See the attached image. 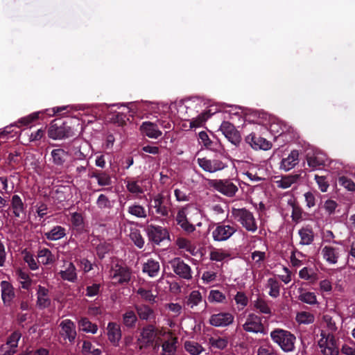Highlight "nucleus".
<instances>
[{
  "mask_svg": "<svg viewBox=\"0 0 355 355\" xmlns=\"http://www.w3.org/2000/svg\"><path fill=\"white\" fill-rule=\"evenodd\" d=\"M230 257V254L223 249L214 248L209 253L211 261H222Z\"/></svg>",
  "mask_w": 355,
  "mask_h": 355,
  "instance_id": "obj_47",
  "label": "nucleus"
},
{
  "mask_svg": "<svg viewBox=\"0 0 355 355\" xmlns=\"http://www.w3.org/2000/svg\"><path fill=\"white\" fill-rule=\"evenodd\" d=\"M238 222L248 232H255L257 224L253 214L245 208L236 210L234 214Z\"/></svg>",
  "mask_w": 355,
  "mask_h": 355,
  "instance_id": "obj_7",
  "label": "nucleus"
},
{
  "mask_svg": "<svg viewBox=\"0 0 355 355\" xmlns=\"http://www.w3.org/2000/svg\"><path fill=\"white\" fill-rule=\"evenodd\" d=\"M209 343L212 347L222 350L227 347L228 345V340L226 338H211L209 339Z\"/></svg>",
  "mask_w": 355,
  "mask_h": 355,
  "instance_id": "obj_52",
  "label": "nucleus"
},
{
  "mask_svg": "<svg viewBox=\"0 0 355 355\" xmlns=\"http://www.w3.org/2000/svg\"><path fill=\"white\" fill-rule=\"evenodd\" d=\"M178 338L170 337L162 343V351L164 355H174L177 349Z\"/></svg>",
  "mask_w": 355,
  "mask_h": 355,
  "instance_id": "obj_36",
  "label": "nucleus"
},
{
  "mask_svg": "<svg viewBox=\"0 0 355 355\" xmlns=\"http://www.w3.org/2000/svg\"><path fill=\"white\" fill-rule=\"evenodd\" d=\"M98 184L101 187L110 186L112 183L111 176L105 171H101L97 180Z\"/></svg>",
  "mask_w": 355,
  "mask_h": 355,
  "instance_id": "obj_61",
  "label": "nucleus"
},
{
  "mask_svg": "<svg viewBox=\"0 0 355 355\" xmlns=\"http://www.w3.org/2000/svg\"><path fill=\"white\" fill-rule=\"evenodd\" d=\"M184 349L191 355H199L204 351V348L195 341H186L184 343Z\"/></svg>",
  "mask_w": 355,
  "mask_h": 355,
  "instance_id": "obj_43",
  "label": "nucleus"
},
{
  "mask_svg": "<svg viewBox=\"0 0 355 355\" xmlns=\"http://www.w3.org/2000/svg\"><path fill=\"white\" fill-rule=\"evenodd\" d=\"M40 112H34L28 116H26L25 117H22L20 119H19L17 123L19 125H17L18 127L21 126H26L31 123L32 122L36 121L40 118Z\"/></svg>",
  "mask_w": 355,
  "mask_h": 355,
  "instance_id": "obj_54",
  "label": "nucleus"
},
{
  "mask_svg": "<svg viewBox=\"0 0 355 355\" xmlns=\"http://www.w3.org/2000/svg\"><path fill=\"white\" fill-rule=\"evenodd\" d=\"M128 213L137 218H145L147 217V211L141 205L135 202L128 207Z\"/></svg>",
  "mask_w": 355,
  "mask_h": 355,
  "instance_id": "obj_38",
  "label": "nucleus"
},
{
  "mask_svg": "<svg viewBox=\"0 0 355 355\" xmlns=\"http://www.w3.org/2000/svg\"><path fill=\"white\" fill-rule=\"evenodd\" d=\"M21 337V332L19 330H15L8 337L5 345L16 349Z\"/></svg>",
  "mask_w": 355,
  "mask_h": 355,
  "instance_id": "obj_51",
  "label": "nucleus"
},
{
  "mask_svg": "<svg viewBox=\"0 0 355 355\" xmlns=\"http://www.w3.org/2000/svg\"><path fill=\"white\" fill-rule=\"evenodd\" d=\"M24 260L26 263H27L31 270H35L38 268L37 262L36 261L33 255L31 253L25 251Z\"/></svg>",
  "mask_w": 355,
  "mask_h": 355,
  "instance_id": "obj_59",
  "label": "nucleus"
},
{
  "mask_svg": "<svg viewBox=\"0 0 355 355\" xmlns=\"http://www.w3.org/2000/svg\"><path fill=\"white\" fill-rule=\"evenodd\" d=\"M60 327L61 328L60 335L64 339L67 338L70 343L73 342L77 335L74 322L69 319H66L60 322Z\"/></svg>",
  "mask_w": 355,
  "mask_h": 355,
  "instance_id": "obj_17",
  "label": "nucleus"
},
{
  "mask_svg": "<svg viewBox=\"0 0 355 355\" xmlns=\"http://www.w3.org/2000/svg\"><path fill=\"white\" fill-rule=\"evenodd\" d=\"M257 355H276V352L271 345H266L258 348Z\"/></svg>",
  "mask_w": 355,
  "mask_h": 355,
  "instance_id": "obj_64",
  "label": "nucleus"
},
{
  "mask_svg": "<svg viewBox=\"0 0 355 355\" xmlns=\"http://www.w3.org/2000/svg\"><path fill=\"white\" fill-rule=\"evenodd\" d=\"M65 236L66 229L60 225H56L50 231L44 233V236L49 241H58Z\"/></svg>",
  "mask_w": 355,
  "mask_h": 355,
  "instance_id": "obj_32",
  "label": "nucleus"
},
{
  "mask_svg": "<svg viewBox=\"0 0 355 355\" xmlns=\"http://www.w3.org/2000/svg\"><path fill=\"white\" fill-rule=\"evenodd\" d=\"M243 329L247 332L263 333L264 326L262 324L261 318L254 314L250 313L248 315L245 322L243 324Z\"/></svg>",
  "mask_w": 355,
  "mask_h": 355,
  "instance_id": "obj_14",
  "label": "nucleus"
},
{
  "mask_svg": "<svg viewBox=\"0 0 355 355\" xmlns=\"http://www.w3.org/2000/svg\"><path fill=\"white\" fill-rule=\"evenodd\" d=\"M81 353L83 355H101V349L96 347L89 340H84L82 345Z\"/></svg>",
  "mask_w": 355,
  "mask_h": 355,
  "instance_id": "obj_40",
  "label": "nucleus"
},
{
  "mask_svg": "<svg viewBox=\"0 0 355 355\" xmlns=\"http://www.w3.org/2000/svg\"><path fill=\"white\" fill-rule=\"evenodd\" d=\"M142 271L151 277H157L159 272V263L153 259H148L143 264Z\"/></svg>",
  "mask_w": 355,
  "mask_h": 355,
  "instance_id": "obj_30",
  "label": "nucleus"
},
{
  "mask_svg": "<svg viewBox=\"0 0 355 355\" xmlns=\"http://www.w3.org/2000/svg\"><path fill=\"white\" fill-rule=\"evenodd\" d=\"M306 161L308 166L312 169L320 168L325 164L324 157L320 154L307 155Z\"/></svg>",
  "mask_w": 355,
  "mask_h": 355,
  "instance_id": "obj_35",
  "label": "nucleus"
},
{
  "mask_svg": "<svg viewBox=\"0 0 355 355\" xmlns=\"http://www.w3.org/2000/svg\"><path fill=\"white\" fill-rule=\"evenodd\" d=\"M130 238L134 244L139 249L144 246L145 241L141 233L138 229H132L130 230Z\"/></svg>",
  "mask_w": 355,
  "mask_h": 355,
  "instance_id": "obj_42",
  "label": "nucleus"
},
{
  "mask_svg": "<svg viewBox=\"0 0 355 355\" xmlns=\"http://www.w3.org/2000/svg\"><path fill=\"white\" fill-rule=\"evenodd\" d=\"M339 184L346 188L348 191H355V183L348 178L342 176L339 178Z\"/></svg>",
  "mask_w": 355,
  "mask_h": 355,
  "instance_id": "obj_63",
  "label": "nucleus"
},
{
  "mask_svg": "<svg viewBox=\"0 0 355 355\" xmlns=\"http://www.w3.org/2000/svg\"><path fill=\"white\" fill-rule=\"evenodd\" d=\"M220 130L230 142L235 146H239L241 141V136L232 123L223 121L220 126Z\"/></svg>",
  "mask_w": 355,
  "mask_h": 355,
  "instance_id": "obj_10",
  "label": "nucleus"
},
{
  "mask_svg": "<svg viewBox=\"0 0 355 355\" xmlns=\"http://www.w3.org/2000/svg\"><path fill=\"white\" fill-rule=\"evenodd\" d=\"M234 320V315L229 312H220L211 315L209 322L211 326L216 327H225L232 324Z\"/></svg>",
  "mask_w": 355,
  "mask_h": 355,
  "instance_id": "obj_15",
  "label": "nucleus"
},
{
  "mask_svg": "<svg viewBox=\"0 0 355 355\" xmlns=\"http://www.w3.org/2000/svg\"><path fill=\"white\" fill-rule=\"evenodd\" d=\"M200 143L202 144L205 148L209 150H216L217 143L211 141L207 133L205 131H201L199 135Z\"/></svg>",
  "mask_w": 355,
  "mask_h": 355,
  "instance_id": "obj_46",
  "label": "nucleus"
},
{
  "mask_svg": "<svg viewBox=\"0 0 355 355\" xmlns=\"http://www.w3.org/2000/svg\"><path fill=\"white\" fill-rule=\"evenodd\" d=\"M110 245L105 242L99 243L96 248L98 257L100 259H103L105 257V254L110 250Z\"/></svg>",
  "mask_w": 355,
  "mask_h": 355,
  "instance_id": "obj_57",
  "label": "nucleus"
},
{
  "mask_svg": "<svg viewBox=\"0 0 355 355\" xmlns=\"http://www.w3.org/2000/svg\"><path fill=\"white\" fill-rule=\"evenodd\" d=\"M102 286L101 284L94 283L91 286H87L86 288L85 295L89 297H92L98 295L100 293Z\"/></svg>",
  "mask_w": 355,
  "mask_h": 355,
  "instance_id": "obj_58",
  "label": "nucleus"
},
{
  "mask_svg": "<svg viewBox=\"0 0 355 355\" xmlns=\"http://www.w3.org/2000/svg\"><path fill=\"white\" fill-rule=\"evenodd\" d=\"M299 276L305 280L314 281L316 279L317 275L311 269L304 267L300 270Z\"/></svg>",
  "mask_w": 355,
  "mask_h": 355,
  "instance_id": "obj_55",
  "label": "nucleus"
},
{
  "mask_svg": "<svg viewBox=\"0 0 355 355\" xmlns=\"http://www.w3.org/2000/svg\"><path fill=\"white\" fill-rule=\"evenodd\" d=\"M110 276L119 284H127L131 279V270L126 266L116 263L112 267Z\"/></svg>",
  "mask_w": 355,
  "mask_h": 355,
  "instance_id": "obj_11",
  "label": "nucleus"
},
{
  "mask_svg": "<svg viewBox=\"0 0 355 355\" xmlns=\"http://www.w3.org/2000/svg\"><path fill=\"white\" fill-rule=\"evenodd\" d=\"M48 136L53 139H63L74 136L73 129L62 119L51 121L48 130Z\"/></svg>",
  "mask_w": 355,
  "mask_h": 355,
  "instance_id": "obj_2",
  "label": "nucleus"
},
{
  "mask_svg": "<svg viewBox=\"0 0 355 355\" xmlns=\"http://www.w3.org/2000/svg\"><path fill=\"white\" fill-rule=\"evenodd\" d=\"M137 295H140L142 300L148 302L147 304L154 305L156 302L157 295L152 293V291L144 288H139L137 291Z\"/></svg>",
  "mask_w": 355,
  "mask_h": 355,
  "instance_id": "obj_39",
  "label": "nucleus"
},
{
  "mask_svg": "<svg viewBox=\"0 0 355 355\" xmlns=\"http://www.w3.org/2000/svg\"><path fill=\"white\" fill-rule=\"evenodd\" d=\"M134 309L137 314L138 318L148 323L155 322L157 313L154 305L146 303L135 304Z\"/></svg>",
  "mask_w": 355,
  "mask_h": 355,
  "instance_id": "obj_8",
  "label": "nucleus"
},
{
  "mask_svg": "<svg viewBox=\"0 0 355 355\" xmlns=\"http://www.w3.org/2000/svg\"><path fill=\"white\" fill-rule=\"evenodd\" d=\"M271 340L285 353L295 351L296 336L291 331L276 328L270 333Z\"/></svg>",
  "mask_w": 355,
  "mask_h": 355,
  "instance_id": "obj_1",
  "label": "nucleus"
},
{
  "mask_svg": "<svg viewBox=\"0 0 355 355\" xmlns=\"http://www.w3.org/2000/svg\"><path fill=\"white\" fill-rule=\"evenodd\" d=\"M267 286L270 288L269 295L277 298L279 295L280 283L275 278H269Z\"/></svg>",
  "mask_w": 355,
  "mask_h": 355,
  "instance_id": "obj_48",
  "label": "nucleus"
},
{
  "mask_svg": "<svg viewBox=\"0 0 355 355\" xmlns=\"http://www.w3.org/2000/svg\"><path fill=\"white\" fill-rule=\"evenodd\" d=\"M126 188L129 192L135 194H139L144 192L142 188L138 184L137 181L125 180Z\"/></svg>",
  "mask_w": 355,
  "mask_h": 355,
  "instance_id": "obj_53",
  "label": "nucleus"
},
{
  "mask_svg": "<svg viewBox=\"0 0 355 355\" xmlns=\"http://www.w3.org/2000/svg\"><path fill=\"white\" fill-rule=\"evenodd\" d=\"M78 328L85 333L95 334L98 331L96 324L92 322L87 318H81L78 322Z\"/></svg>",
  "mask_w": 355,
  "mask_h": 355,
  "instance_id": "obj_33",
  "label": "nucleus"
},
{
  "mask_svg": "<svg viewBox=\"0 0 355 355\" xmlns=\"http://www.w3.org/2000/svg\"><path fill=\"white\" fill-rule=\"evenodd\" d=\"M197 162L203 171L211 173L222 171L227 167L225 163L217 159L198 158Z\"/></svg>",
  "mask_w": 355,
  "mask_h": 355,
  "instance_id": "obj_13",
  "label": "nucleus"
},
{
  "mask_svg": "<svg viewBox=\"0 0 355 355\" xmlns=\"http://www.w3.org/2000/svg\"><path fill=\"white\" fill-rule=\"evenodd\" d=\"M154 322L145 325L140 332V336L146 344H152L156 335V327Z\"/></svg>",
  "mask_w": 355,
  "mask_h": 355,
  "instance_id": "obj_27",
  "label": "nucleus"
},
{
  "mask_svg": "<svg viewBox=\"0 0 355 355\" xmlns=\"http://www.w3.org/2000/svg\"><path fill=\"white\" fill-rule=\"evenodd\" d=\"M173 272L180 278L191 279L192 278L191 267L184 263L180 257H175L170 261Z\"/></svg>",
  "mask_w": 355,
  "mask_h": 355,
  "instance_id": "obj_12",
  "label": "nucleus"
},
{
  "mask_svg": "<svg viewBox=\"0 0 355 355\" xmlns=\"http://www.w3.org/2000/svg\"><path fill=\"white\" fill-rule=\"evenodd\" d=\"M322 318L327 324L328 330L330 331L329 333L333 334L337 331L338 327L336 326V322L331 315L326 314L323 315Z\"/></svg>",
  "mask_w": 355,
  "mask_h": 355,
  "instance_id": "obj_62",
  "label": "nucleus"
},
{
  "mask_svg": "<svg viewBox=\"0 0 355 355\" xmlns=\"http://www.w3.org/2000/svg\"><path fill=\"white\" fill-rule=\"evenodd\" d=\"M254 308L259 313L263 314H271V309L269 307L268 302L263 298L258 297L253 302Z\"/></svg>",
  "mask_w": 355,
  "mask_h": 355,
  "instance_id": "obj_44",
  "label": "nucleus"
},
{
  "mask_svg": "<svg viewBox=\"0 0 355 355\" xmlns=\"http://www.w3.org/2000/svg\"><path fill=\"white\" fill-rule=\"evenodd\" d=\"M314 315L306 311L297 313L296 315V320L300 324H311L314 322Z\"/></svg>",
  "mask_w": 355,
  "mask_h": 355,
  "instance_id": "obj_50",
  "label": "nucleus"
},
{
  "mask_svg": "<svg viewBox=\"0 0 355 355\" xmlns=\"http://www.w3.org/2000/svg\"><path fill=\"white\" fill-rule=\"evenodd\" d=\"M202 302V295L198 291H193L191 292L186 304L190 308L198 305Z\"/></svg>",
  "mask_w": 355,
  "mask_h": 355,
  "instance_id": "obj_49",
  "label": "nucleus"
},
{
  "mask_svg": "<svg viewBox=\"0 0 355 355\" xmlns=\"http://www.w3.org/2000/svg\"><path fill=\"white\" fill-rule=\"evenodd\" d=\"M171 203L169 198H166L163 194L157 193L153 196L148 207L149 214H155L162 217H168L171 211Z\"/></svg>",
  "mask_w": 355,
  "mask_h": 355,
  "instance_id": "obj_3",
  "label": "nucleus"
},
{
  "mask_svg": "<svg viewBox=\"0 0 355 355\" xmlns=\"http://www.w3.org/2000/svg\"><path fill=\"white\" fill-rule=\"evenodd\" d=\"M342 249L332 245H325L321 250L323 259L329 264L338 263Z\"/></svg>",
  "mask_w": 355,
  "mask_h": 355,
  "instance_id": "obj_19",
  "label": "nucleus"
},
{
  "mask_svg": "<svg viewBox=\"0 0 355 355\" xmlns=\"http://www.w3.org/2000/svg\"><path fill=\"white\" fill-rule=\"evenodd\" d=\"M321 338L318 340V345L323 355H338L339 348L337 345V340L335 336L331 333H326L322 330Z\"/></svg>",
  "mask_w": 355,
  "mask_h": 355,
  "instance_id": "obj_4",
  "label": "nucleus"
},
{
  "mask_svg": "<svg viewBox=\"0 0 355 355\" xmlns=\"http://www.w3.org/2000/svg\"><path fill=\"white\" fill-rule=\"evenodd\" d=\"M49 291L39 285L37 291V305L40 309H45L51 305V300L48 297Z\"/></svg>",
  "mask_w": 355,
  "mask_h": 355,
  "instance_id": "obj_26",
  "label": "nucleus"
},
{
  "mask_svg": "<svg viewBox=\"0 0 355 355\" xmlns=\"http://www.w3.org/2000/svg\"><path fill=\"white\" fill-rule=\"evenodd\" d=\"M298 234L300 237V245H308L313 241L314 234L311 228L302 227L299 230Z\"/></svg>",
  "mask_w": 355,
  "mask_h": 355,
  "instance_id": "obj_34",
  "label": "nucleus"
},
{
  "mask_svg": "<svg viewBox=\"0 0 355 355\" xmlns=\"http://www.w3.org/2000/svg\"><path fill=\"white\" fill-rule=\"evenodd\" d=\"M148 241L155 245H159L165 240L170 241V234L168 230L157 225H148L145 228Z\"/></svg>",
  "mask_w": 355,
  "mask_h": 355,
  "instance_id": "obj_6",
  "label": "nucleus"
},
{
  "mask_svg": "<svg viewBox=\"0 0 355 355\" xmlns=\"http://www.w3.org/2000/svg\"><path fill=\"white\" fill-rule=\"evenodd\" d=\"M64 270H60L58 274L63 280L75 282L78 279L76 268L72 262H65Z\"/></svg>",
  "mask_w": 355,
  "mask_h": 355,
  "instance_id": "obj_24",
  "label": "nucleus"
},
{
  "mask_svg": "<svg viewBox=\"0 0 355 355\" xmlns=\"http://www.w3.org/2000/svg\"><path fill=\"white\" fill-rule=\"evenodd\" d=\"M138 320L135 310L128 309L122 315L123 324L129 329L135 328Z\"/></svg>",
  "mask_w": 355,
  "mask_h": 355,
  "instance_id": "obj_31",
  "label": "nucleus"
},
{
  "mask_svg": "<svg viewBox=\"0 0 355 355\" xmlns=\"http://www.w3.org/2000/svg\"><path fill=\"white\" fill-rule=\"evenodd\" d=\"M297 293H299L297 299L302 302L309 305L318 304L317 297L314 293L306 291V289L302 287L297 289Z\"/></svg>",
  "mask_w": 355,
  "mask_h": 355,
  "instance_id": "obj_29",
  "label": "nucleus"
},
{
  "mask_svg": "<svg viewBox=\"0 0 355 355\" xmlns=\"http://www.w3.org/2000/svg\"><path fill=\"white\" fill-rule=\"evenodd\" d=\"M209 302H223L225 300V295L218 290H211L208 297Z\"/></svg>",
  "mask_w": 355,
  "mask_h": 355,
  "instance_id": "obj_60",
  "label": "nucleus"
},
{
  "mask_svg": "<svg viewBox=\"0 0 355 355\" xmlns=\"http://www.w3.org/2000/svg\"><path fill=\"white\" fill-rule=\"evenodd\" d=\"M175 220L177 225L187 233H192L196 230L195 226L188 220L184 208L178 211Z\"/></svg>",
  "mask_w": 355,
  "mask_h": 355,
  "instance_id": "obj_21",
  "label": "nucleus"
},
{
  "mask_svg": "<svg viewBox=\"0 0 355 355\" xmlns=\"http://www.w3.org/2000/svg\"><path fill=\"white\" fill-rule=\"evenodd\" d=\"M1 299L5 306H10L15 297V288L11 283L3 280L0 283Z\"/></svg>",
  "mask_w": 355,
  "mask_h": 355,
  "instance_id": "obj_18",
  "label": "nucleus"
},
{
  "mask_svg": "<svg viewBox=\"0 0 355 355\" xmlns=\"http://www.w3.org/2000/svg\"><path fill=\"white\" fill-rule=\"evenodd\" d=\"M71 222L73 229L76 231L82 232L84 230V219L80 213H73L71 215Z\"/></svg>",
  "mask_w": 355,
  "mask_h": 355,
  "instance_id": "obj_45",
  "label": "nucleus"
},
{
  "mask_svg": "<svg viewBox=\"0 0 355 355\" xmlns=\"http://www.w3.org/2000/svg\"><path fill=\"white\" fill-rule=\"evenodd\" d=\"M140 130L143 135L151 139H157L162 132L159 130L158 125L150 121L142 123Z\"/></svg>",
  "mask_w": 355,
  "mask_h": 355,
  "instance_id": "obj_23",
  "label": "nucleus"
},
{
  "mask_svg": "<svg viewBox=\"0 0 355 355\" xmlns=\"http://www.w3.org/2000/svg\"><path fill=\"white\" fill-rule=\"evenodd\" d=\"M11 207L13 211V214L16 218H21V215H25L26 205L19 196L13 195L12 196Z\"/></svg>",
  "mask_w": 355,
  "mask_h": 355,
  "instance_id": "obj_28",
  "label": "nucleus"
},
{
  "mask_svg": "<svg viewBox=\"0 0 355 355\" xmlns=\"http://www.w3.org/2000/svg\"><path fill=\"white\" fill-rule=\"evenodd\" d=\"M340 352L345 355H355V342L350 340L341 347Z\"/></svg>",
  "mask_w": 355,
  "mask_h": 355,
  "instance_id": "obj_56",
  "label": "nucleus"
},
{
  "mask_svg": "<svg viewBox=\"0 0 355 355\" xmlns=\"http://www.w3.org/2000/svg\"><path fill=\"white\" fill-rule=\"evenodd\" d=\"M299 162V152L297 150H292L288 157L281 161L280 168L288 171L293 168Z\"/></svg>",
  "mask_w": 355,
  "mask_h": 355,
  "instance_id": "obj_25",
  "label": "nucleus"
},
{
  "mask_svg": "<svg viewBox=\"0 0 355 355\" xmlns=\"http://www.w3.org/2000/svg\"><path fill=\"white\" fill-rule=\"evenodd\" d=\"M38 262L44 265H49L54 262V255L48 248H42L39 250L37 252Z\"/></svg>",
  "mask_w": 355,
  "mask_h": 355,
  "instance_id": "obj_37",
  "label": "nucleus"
},
{
  "mask_svg": "<svg viewBox=\"0 0 355 355\" xmlns=\"http://www.w3.org/2000/svg\"><path fill=\"white\" fill-rule=\"evenodd\" d=\"M301 173L291 174L283 176L279 181V187L283 189L290 187L293 183L297 182L302 178Z\"/></svg>",
  "mask_w": 355,
  "mask_h": 355,
  "instance_id": "obj_41",
  "label": "nucleus"
},
{
  "mask_svg": "<svg viewBox=\"0 0 355 355\" xmlns=\"http://www.w3.org/2000/svg\"><path fill=\"white\" fill-rule=\"evenodd\" d=\"M53 164L60 168H63L69 158V154L62 148H55L51 152Z\"/></svg>",
  "mask_w": 355,
  "mask_h": 355,
  "instance_id": "obj_22",
  "label": "nucleus"
},
{
  "mask_svg": "<svg viewBox=\"0 0 355 355\" xmlns=\"http://www.w3.org/2000/svg\"><path fill=\"white\" fill-rule=\"evenodd\" d=\"M236 229L234 226L218 223L211 232L213 239L216 241H225L228 240L235 232Z\"/></svg>",
  "mask_w": 355,
  "mask_h": 355,
  "instance_id": "obj_9",
  "label": "nucleus"
},
{
  "mask_svg": "<svg viewBox=\"0 0 355 355\" xmlns=\"http://www.w3.org/2000/svg\"><path fill=\"white\" fill-rule=\"evenodd\" d=\"M245 141L248 144L250 147L254 150H268L271 148V143L267 141L266 139L256 135L255 133H250L248 135Z\"/></svg>",
  "mask_w": 355,
  "mask_h": 355,
  "instance_id": "obj_16",
  "label": "nucleus"
},
{
  "mask_svg": "<svg viewBox=\"0 0 355 355\" xmlns=\"http://www.w3.org/2000/svg\"><path fill=\"white\" fill-rule=\"evenodd\" d=\"M209 187L214 188L217 191L227 197H233L238 191V187L230 180H207Z\"/></svg>",
  "mask_w": 355,
  "mask_h": 355,
  "instance_id": "obj_5",
  "label": "nucleus"
},
{
  "mask_svg": "<svg viewBox=\"0 0 355 355\" xmlns=\"http://www.w3.org/2000/svg\"><path fill=\"white\" fill-rule=\"evenodd\" d=\"M107 335L109 341L114 347H118L122 336L121 329L116 322H110L107 327Z\"/></svg>",
  "mask_w": 355,
  "mask_h": 355,
  "instance_id": "obj_20",
  "label": "nucleus"
}]
</instances>
